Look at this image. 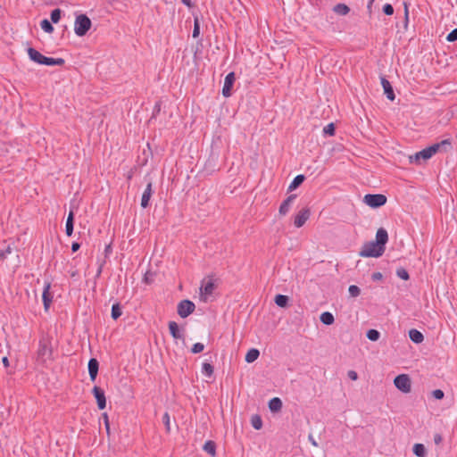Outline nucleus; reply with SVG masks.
<instances>
[{
    "instance_id": "1",
    "label": "nucleus",
    "mask_w": 457,
    "mask_h": 457,
    "mask_svg": "<svg viewBox=\"0 0 457 457\" xmlns=\"http://www.w3.org/2000/svg\"><path fill=\"white\" fill-rule=\"evenodd\" d=\"M387 241V231L383 228H378L376 233V240L365 243L360 252V255L362 257L374 258L382 256L385 253Z\"/></svg>"
},
{
    "instance_id": "2",
    "label": "nucleus",
    "mask_w": 457,
    "mask_h": 457,
    "mask_svg": "<svg viewBox=\"0 0 457 457\" xmlns=\"http://www.w3.org/2000/svg\"><path fill=\"white\" fill-rule=\"evenodd\" d=\"M91 26V20L86 14H79L76 17L74 23L75 34L79 37H83L87 33Z\"/></svg>"
},
{
    "instance_id": "3",
    "label": "nucleus",
    "mask_w": 457,
    "mask_h": 457,
    "mask_svg": "<svg viewBox=\"0 0 457 457\" xmlns=\"http://www.w3.org/2000/svg\"><path fill=\"white\" fill-rule=\"evenodd\" d=\"M52 356V348L50 346V342L42 338L38 342V349L37 352V358L38 361L46 362V360H49Z\"/></svg>"
},
{
    "instance_id": "4",
    "label": "nucleus",
    "mask_w": 457,
    "mask_h": 457,
    "mask_svg": "<svg viewBox=\"0 0 457 457\" xmlns=\"http://www.w3.org/2000/svg\"><path fill=\"white\" fill-rule=\"evenodd\" d=\"M386 201V196L382 194H367L363 198V202L371 208H379L385 205Z\"/></svg>"
},
{
    "instance_id": "5",
    "label": "nucleus",
    "mask_w": 457,
    "mask_h": 457,
    "mask_svg": "<svg viewBox=\"0 0 457 457\" xmlns=\"http://www.w3.org/2000/svg\"><path fill=\"white\" fill-rule=\"evenodd\" d=\"M428 154L430 157L435 155L436 153L442 152L446 153L452 149V141L450 138L444 139L438 143L433 144L426 147Z\"/></svg>"
},
{
    "instance_id": "6",
    "label": "nucleus",
    "mask_w": 457,
    "mask_h": 457,
    "mask_svg": "<svg viewBox=\"0 0 457 457\" xmlns=\"http://www.w3.org/2000/svg\"><path fill=\"white\" fill-rule=\"evenodd\" d=\"M195 310V304L188 300H181L177 306V312L180 318L185 319L192 314Z\"/></svg>"
},
{
    "instance_id": "7",
    "label": "nucleus",
    "mask_w": 457,
    "mask_h": 457,
    "mask_svg": "<svg viewBox=\"0 0 457 457\" xmlns=\"http://www.w3.org/2000/svg\"><path fill=\"white\" fill-rule=\"evenodd\" d=\"M395 387L403 393H410L411 389V381L407 374H400L394 379Z\"/></svg>"
},
{
    "instance_id": "8",
    "label": "nucleus",
    "mask_w": 457,
    "mask_h": 457,
    "mask_svg": "<svg viewBox=\"0 0 457 457\" xmlns=\"http://www.w3.org/2000/svg\"><path fill=\"white\" fill-rule=\"evenodd\" d=\"M236 80L235 72L231 71L227 74L224 79L222 87V96L224 97H229L232 95V88Z\"/></svg>"
},
{
    "instance_id": "9",
    "label": "nucleus",
    "mask_w": 457,
    "mask_h": 457,
    "mask_svg": "<svg viewBox=\"0 0 457 457\" xmlns=\"http://www.w3.org/2000/svg\"><path fill=\"white\" fill-rule=\"evenodd\" d=\"M92 394L93 395L95 396L96 400V403H97V407L99 410H104L105 409L106 407V397H105V394H104V391L97 386H95L92 389Z\"/></svg>"
},
{
    "instance_id": "10",
    "label": "nucleus",
    "mask_w": 457,
    "mask_h": 457,
    "mask_svg": "<svg viewBox=\"0 0 457 457\" xmlns=\"http://www.w3.org/2000/svg\"><path fill=\"white\" fill-rule=\"evenodd\" d=\"M50 288H51V283L48 281H46L44 284V289H43V294H42V300H43L45 312H48L50 305L52 303V301H53V295L50 293Z\"/></svg>"
},
{
    "instance_id": "11",
    "label": "nucleus",
    "mask_w": 457,
    "mask_h": 457,
    "mask_svg": "<svg viewBox=\"0 0 457 457\" xmlns=\"http://www.w3.org/2000/svg\"><path fill=\"white\" fill-rule=\"evenodd\" d=\"M311 212L308 208H303L295 216L294 220V225L296 228H301L304 225L307 220L310 218Z\"/></svg>"
},
{
    "instance_id": "12",
    "label": "nucleus",
    "mask_w": 457,
    "mask_h": 457,
    "mask_svg": "<svg viewBox=\"0 0 457 457\" xmlns=\"http://www.w3.org/2000/svg\"><path fill=\"white\" fill-rule=\"evenodd\" d=\"M87 370L90 380L96 381L99 370V361L96 358H91L87 363Z\"/></svg>"
},
{
    "instance_id": "13",
    "label": "nucleus",
    "mask_w": 457,
    "mask_h": 457,
    "mask_svg": "<svg viewBox=\"0 0 457 457\" xmlns=\"http://www.w3.org/2000/svg\"><path fill=\"white\" fill-rule=\"evenodd\" d=\"M153 191V184L152 182H148L145 191L142 194L140 205L143 209H145L149 206V202L152 197Z\"/></svg>"
},
{
    "instance_id": "14",
    "label": "nucleus",
    "mask_w": 457,
    "mask_h": 457,
    "mask_svg": "<svg viewBox=\"0 0 457 457\" xmlns=\"http://www.w3.org/2000/svg\"><path fill=\"white\" fill-rule=\"evenodd\" d=\"M215 288L214 282L210 279L204 285H202L200 287L201 298L204 302L207 301V296L212 295L213 290Z\"/></svg>"
},
{
    "instance_id": "15",
    "label": "nucleus",
    "mask_w": 457,
    "mask_h": 457,
    "mask_svg": "<svg viewBox=\"0 0 457 457\" xmlns=\"http://www.w3.org/2000/svg\"><path fill=\"white\" fill-rule=\"evenodd\" d=\"M380 82L384 90V94L386 95L387 99L390 101H394L395 99V95L391 83L385 77L380 78Z\"/></svg>"
},
{
    "instance_id": "16",
    "label": "nucleus",
    "mask_w": 457,
    "mask_h": 457,
    "mask_svg": "<svg viewBox=\"0 0 457 457\" xmlns=\"http://www.w3.org/2000/svg\"><path fill=\"white\" fill-rule=\"evenodd\" d=\"M295 198L296 195H290L282 202L278 210L280 215H286L289 212L291 204L294 203Z\"/></svg>"
},
{
    "instance_id": "17",
    "label": "nucleus",
    "mask_w": 457,
    "mask_h": 457,
    "mask_svg": "<svg viewBox=\"0 0 457 457\" xmlns=\"http://www.w3.org/2000/svg\"><path fill=\"white\" fill-rule=\"evenodd\" d=\"M168 327L170 333L174 339H185L184 334L180 331L179 327L176 321H170Z\"/></svg>"
},
{
    "instance_id": "18",
    "label": "nucleus",
    "mask_w": 457,
    "mask_h": 457,
    "mask_svg": "<svg viewBox=\"0 0 457 457\" xmlns=\"http://www.w3.org/2000/svg\"><path fill=\"white\" fill-rule=\"evenodd\" d=\"M410 162L412 163V162H415L417 164H420V160H423V161H428L429 160L431 157L429 156V154H428V151L426 148L422 149L421 151L420 152H417L416 154H414L413 155H411L410 157Z\"/></svg>"
},
{
    "instance_id": "19",
    "label": "nucleus",
    "mask_w": 457,
    "mask_h": 457,
    "mask_svg": "<svg viewBox=\"0 0 457 457\" xmlns=\"http://www.w3.org/2000/svg\"><path fill=\"white\" fill-rule=\"evenodd\" d=\"M27 53H28V55H29V59L32 62H34L36 63H38V64H42V62H43V59H44L45 55L40 54L37 50H36L33 47H29L27 49Z\"/></svg>"
},
{
    "instance_id": "20",
    "label": "nucleus",
    "mask_w": 457,
    "mask_h": 457,
    "mask_svg": "<svg viewBox=\"0 0 457 457\" xmlns=\"http://www.w3.org/2000/svg\"><path fill=\"white\" fill-rule=\"evenodd\" d=\"M74 228V212L72 210L70 211L66 224H65V233L68 237H71L73 233Z\"/></svg>"
},
{
    "instance_id": "21",
    "label": "nucleus",
    "mask_w": 457,
    "mask_h": 457,
    "mask_svg": "<svg viewBox=\"0 0 457 457\" xmlns=\"http://www.w3.org/2000/svg\"><path fill=\"white\" fill-rule=\"evenodd\" d=\"M65 63V60L62 58H53L45 56L41 65L46 66H62Z\"/></svg>"
},
{
    "instance_id": "22",
    "label": "nucleus",
    "mask_w": 457,
    "mask_h": 457,
    "mask_svg": "<svg viewBox=\"0 0 457 457\" xmlns=\"http://www.w3.org/2000/svg\"><path fill=\"white\" fill-rule=\"evenodd\" d=\"M409 337L415 344H420L424 340L423 334L416 328H411L409 330Z\"/></svg>"
},
{
    "instance_id": "23",
    "label": "nucleus",
    "mask_w": 457,
    "mask_h": 457,
    "mask_svg": "<svg viewBox=\"0 0 457 457\" xmlns=\"http://www.w3.org/2000/svg\"><path fill=\"white\" fill-rule=\"evenodd\" d=\"M282 401L278 397H273L269 401L268 406L271 412L279 411L282 408Z\"/></svg>"
},
{
    "instance_id": "24",
    "label": "nucleus",
    "mask_w": 457,
    "mask_h": 457,
    "mask_svg": "<svg viewBox=\"0 0 457 457\" xmlns=\"http://www.w3.org/2000/svg\"><path fill=\"white\" fill-rule=\"evenodd\" d=\"M260 356V351L256 348H251L245 354V361L247 363H252Z\"/></svg>"
},
{
    "instance_id": "25",
    "label": "nucleus",
    "mask_w": 457,
    "mask_h": 457,
    "mask_svg": "<svg viewBox=\"0 0 457 457\" xmlns=\"http://www.w3.org/2000/svg\"><path fill=\"white\" fill-rule=\"evenodd\" d=\"M304 180H305V176L304 175H303V174L297 175L296 177H295V179L290 183L287 190L288 191L295 190L298 187H300L303 184V182Z\"/></svg>"
},
{
    "instance_id": "26",
    "label": "nucleus",
    "mask_w": 457,
    "mask_h": 457,
    "mask_svg": "<svg viewBox=\"0 0 457 457\" xmlns=\"http://www.w3.org/2000/svg\"><path fill=\"white\" fill-rule=\"evenodd\" d=\"M203 449L212 457L216 455V444L214 441L208 440L204 443Z\"/></svg>"
},
{
    "instance_id": "27",
    "label": "nucleus",
    "mask_w": 457,
    "mask_h": 457,
    "mask_svg": "<svg viewBox=\"0 0 457 457\" xmlns=\"http://www.w3.org/2000/svg\"><path fill=\"white\" fill-rule=\"evenodd\" d=\"M275 303L281 308H286L288 305L289 298L287 295H277L274 298Z\"/></svg>"
},
{
    "instance_id": "28",
    "label": "nucleus",
    "mask_w": 457,
    "mask_h": 457,
    "mask_svg": "<svg viewBox=\"0 0 457 457\" xmlns=\"http://www.w3.org/2000/svg\"><path fill=\"white\" fill-rule=\"evenodd\" d=\"M320 320L324 325H332L335 321V319L331 312H324L320 314Z\"/></svg>"
},
{
    "instance_id": "29",
    "label": "nucleus",
    "mask_w": 457,
    "mask_h": 457,
    "mask_svg": "<svg viewBox=\"0 0 457 457\" xmlns=\"http://www.w3.org/2000/svg\"><path fill=\"white\" fill-rule=\"evenodd\" d=\"M333 11L338 15H346L350 12V8L345 4H337L333 7Z\"/></svg>"
},
{
    "instance_id": "30",
    "label": "nucleus",
    "mask_w": 457,
    "mask_h": 457,
    "mask_svg": "<svg viewBox=\"0 0 457 457\" xmlns=\"http://www.w3.org/2000/svg\"><path fill=\"white\" fill-rule=\"evenodd\" d=\"M413 453L418 457H425L427 454V450L424 445L417 443L413 445L412 448Z\"/></svg>"
},
{
    "instance_id": "31",
    "label": "nucleus",
    "mask_w": 457,
    "mask_h": 457,
    "mask_svg": "<svg viewBox=\"0 0 457 457\" xmlns=\"http://www.w3.org/2000/svg\"><path fill=\"white\" fill-rule=\"evenodd\" d=\"M122 314L121 306L119 303H113L112 306L111 317L117 320Z\"/></svg>"
},
{
    "instance_id": "32",
    "label": "nucleus",
    "mask_w": 457,
    "mask_h": 457,
    "mask_svg": "<svg viewBox=\"0 0 457 457\" xmlns=\"http://www.w3.org/2000/svg\"><path fill=\"white\" fill-rule=\"evenodd\" d=\"M251 424L253 428L259 430L262 428V420L260 415L254 414L251 417Z\"/></svg>"
},
{
    "instance_id": "33",
    "label": "nucleus",
    "mask_w": 457,
    "mask_h": 457,
    "mask_svg": "<svg viewBox=\"0 0 457 457\" xmlns=\"http://www.w3.org/2000/svg\"><path fill=\"white\" fill-rule=\"evenodd\" d=\"M366 337L369 340L372 341V342H376L379 339L380 337V332L377 329H374V328H370L367 331L366 333Z\"/></svg>"
},
{
    "instance_id": "34",
    "label": "nucleus",
    "mask_w": 457,
    "mask_h": 457,
    "mask_svg": "<svg viewBox=\"0 0 457 457\" xmlns=\"http://www.w3.org/2000/svg\"><path fill=\"white\" fill-rule=\"evenodd\" d=\"M41 29L46 33H52L54 31V26L52 25V21L47 19H44L40 21Z\"/></svg>"
},
{
    "instance_id": "35",
    "label": "nucleus",
    "mask_w": 457,
    "mask_h": 457,
    "mask_svg": "<svg viewBox=\"0 0 457 457\" xmlns=\"http://www.w3.org/2000/svg\"><path fill=\"white\" fill-rule=\"evenodd\" d=\"M202 372L206 377L211 378L213 375L214 368L212 364L204 362L202 366Z\"/></svg>"
},
{
    "instance_id": "36",
    "label": "nucleus",
    "mask_w": 457,
    "mask_h": 457,
    "mask_svg": "<svg viewBox=\"0 0 457 457\" xmlns=\"http://www.w3.org/2000/svg\"><path fill=\"white\" fill-rule=\"evenodd\" d=\"M61 14H62V10L61 9H59V8L54 9L51 12V14H50L51 21L53 23L59 22V21L61 19Z\"/></svg>"
},
{
    "instance_id": "37",
    "label": "nucleus",
    "mask_w": 457,
    "mask_h": 457,
    "mask_svg": "<svg viewBox=\"0 0 457 457\" xmlns=\"http://www.w3.org/2000/svg\"><path fill=\"white\" fill-rule=\"evenodd\" d=\"M335 133H336V127H335V124L333 122L328 124L323 129V134L325 136L332 137V136L335 135Z\"/></svg>"
},
{
    "instance_id": "38",
    "label": "nucleus",
    "mask_w": 457,
    "mask_h": 457,
    "mask_svg": "<svg viewBox=\"0 0 457 457\" xmlns=\"http://www.w3.org/2000/svg\"><path fill=\"white\" fill-rule=\"evenodd\" d=\"M396 276L403 280H408L410 278L408 271L403 267L396 270Z\"/></svg>"
},
{
    "instance_id": "39",
    "label": "nucleus",
    "mask_w": 457,
    "mask_h": 457,
    "mask_svg": "<svg viewBox=\"0 0 457 457\" xmlns=\"http://www.w3.org/2000/svg\"><path fill=\"white\" fill-rule=\"evenodd\" d=\"M199 35H200V22H199L198 18H195L192 36L194 38H196L199 37Z\"/></svg>"
},
{
    "instance_id": "40",
    "label": "nucleus",
    "mask_w": 457,
    "mask_h": 457,
    "mask_svg": "<svg viewBox=\"0 0 457 457\" xmlns=\"http://www.w3.org/2000/svg\"><path fill=\"white\" fill-rule=\"evenodd\" d=\"M162 422L165 426V429L168 433H170V414L169 412H165L163 415H162Z\"/></svg>"
},
{
    "instance_id": "41",
    "label": "nucleus",
    "mask_w": 457,
    "mask_h": 457,
    "mask_svg": "<svg viewBox=\"0 0 457 457\" xmlns=\"http://www.w3.org/2000/svg\"><path fill=\"white\" fill-rule=\"evenodd\" d=\"M348 291H349L350 295L353 297H357L361 294L360 287L355 285H351L348 288Z\"/></svg>"
},
{
    "instance_id": "42",
    "label": "nucleus",
    "mask_w": 457,
    "mask_h": 457,
    "mask_svg": "<svg viewBox=\"0 0 457 457\" xmlns=\"http://www.w3.org/2000/svg\"><path fill=\"white\" fill-rule=\"evenodd\" d=\"M204 349V344L202 343H195L193 345V346L191 347V353H202Z\"/></svg>"
},
{
    "instance_id": "43",
    "label": "nucleus",
    "mask_w": 457,
    "mask_h": 457,
    "mask_svg": "<svg viewBox=\"0 0 457 457\" xmlns=\"http://www.w3.org/2000/svg\"><path fill=\"white\" fill-rule=\"evenodd\" d=\"M382 10H383V12L387 16L394 14V7L390 4H384Z\"/></svg>"
},
{
    "instance_id": "44",
    "label": "nucleus",
    "mask_w": 457,
    "mask_h": 457,
    "mask_svg": "<svg viewBox=\"0 0 457 457\" xmlns=\"http://www.w3.org/2000/svg\"><path fill=\"white\" fill-rule=\"evenodd\" d=\"M403 7H404V28L407 29V26H408V22H409V4L404 2L403 3Z\"/></svg>"
},
{
    "instance_id": "45",
    "label": "nucleus",
    "mask_w": 457,
    "mask_h": 457,
    "mask_svg": "<svg viewBox=\"0 0 457 457\" xmlns=\"http://www.w3.org/2000/svg\"><path fill=\"white\" fill-rule=\"evenodd\" d=\"M446 40L448 42H454L457 40V28L453 29L447 36Z\"/></svg>"
},
{
    "instance_id": "46",
    "label": "nucleus",
    "mask_w": 457,
    "mask_h": 457,
    "mask_svg": "<svg viewBox=\"0 0 457 457\" xmlns=\"http://www.w3.org/2000/svg\"><path fill=\"white\" fill-rule=\"evenodd\" d=\"M432 395L436 400H442L445 396V393L441 389H436L432 391Z\"/></svg>"
},
{
    "instance_id": "47",
    "label": "nucleus",
    "mask_w": 457,
    "mask_h": 457,
    "mask_svg": "<svg viewBox=\"0 0 457 457\" xmlns=\"http://www.w3.org/2000/svg\"><path fill=\"white\" fill-rule=\"evenodd\" d=\"M98 268H97V270H96V278H99L102 274V271H103V268L104 266V263H105V261L103 260V261H99L98 260Z\"/></svg>"
},
{
    "instance_id": "48",
    "label": "nucleus",
    "mask_w": 457,
    "mask_h": 457,
    "mask_svg": "<svg viewBox=\"0 0 457 457\" xmlns=\"http://www.w3.org/2000/svg\"><path fill=\"white\" fill-rule=\"evenodd\" d=\"M103 419L104 421V426L106 428L107 435L109 436L110 435V423H109V419H108L107 413H103Z\"/></svg>"
},
{
    "instance_id": "49",
    "label": "nucleus",
    "mask_w": 457,
    "mask_h": 457,
    "mask_svg": "<svg viewBox=\"0 0 457 457\" xmlns=\"http://www.w3.org/2000/svg\"><path fill=\"white\" fill-rule=\"evenodd\" d=\"M161 106H162V103L160 101L154 104L152 117H155L156 115H158L160 113Z\"/></svg>"
},
{
    "instance_id": "50",
    "label": "nucleus",
    "mask_w": 457,
    "mask_h": 457,
    "mask_svg": "<svg viewBox=\"0 0 457 457\" xmlns=\"http://www.w3.org/2000/svg\"><path fill=\"white\" fill-rule=\"evenodd\" d=\"M11 253H12L11 246H7V248L5 250H0V260L4 259L6 257V254Z\"/></svg>"
},
{
    "instance_id": "51",
    "label": "nucleus",
    "mask_w": 457,
    "mask_h": 457,
    "mask_svg": "<svg viewBox=\"0 0 457 457\" xmlns=\"http://www.w3.org/2000/svg\"><path fill=\"white\" fill-rule=\"evenodd\" d=\"M383 278V275L381 272L378 271V272H374L372 275H371V279L373 281H378V280H381Z\"/></svg>"
},
{
    "instance_id": "52",
    "label": "nucleus",
    "mask_w": 457,
    "mask_h": 457,
    "mask_svg": "<svg viewBox=\"0 0 457 457\" xmlns=\"http://www.w3.org/2000/svg\"><path fill=\"white\" fill-rule=\"evenodd\" d=\"M347 376L352 380H357V378H358V374L354 370H349L347 373Z\"/></svg>"
},
{
    "instance_id": "53",
    "label": "nucleus",
    "mask_w": 457,
    "mask_h": 457,
    "mask_svg": "<svg viewBox=\"0 0 457 457\" xmlns=\"http://www.w3.org/2000/svg\"><path fill=\"white\" fill-rule=\"evenodd\" d=\"M79 248H80V244H79V243H78V242H73V243L71 244V251H72L73 253L77 252Z\"/></svg>"
},
{
    "instance_id": "54",
    "label": "nucleus",
    "mask_w": 457,
    "mask_h": 457,
    "mask_svg": "<svg viewBox=\"0 0 457 457\" xmlns=\"http://www.w3.org/2000/svg\"><path fill=\"white\" fill-rule=\"evenodd\" d=\"M443 438H442V436L440 434H436L434 436V442L436 445H439L441 442H442Z\"/></svg>"
},
{
    "instance_id": "55",
    "label": "nucleus",
    "mask_w": 457,
    "mask_h": 457,
    "mask_svg": "<svg viewBox=\"0 0 457 457\" xmlns=\"http://www.w3.org/2000/svg\"><path fill=\"white\" fill-rule=\"evenodd\" d=\"M112 253V246L111 245H107L104 249V255L105 257H108V255Z\"/></svg>"
},
{
    "instance_id": "56",
    "label": "nucleus",
    "mask_w": 457,
    "mask_h": 457,
    "mask_svg": "<svg viewBox=\"0 0 457 457\" xmlns=\"http://www.w3.org/2000/svg\"><path fill=\"white\" fill-rule=\"evenodd\" d=\"M374 1L375 0H370L367 4V9H368V12L370 14H371V12H372V4H373Z\"/></svg>"
},
{
    "instance_id": "57",
    "label": "nucleus",
    "mask_w": 457,
    "mask_h": 457,
    "mask_svg": "<svg viewBox=\"0 0 457 457\" xmlns=\"http://www.w3.org/2000/svg\"><path fill=\"white\" fill-rule=\"evenodd\" d=\"M2 362H3L4 366L5 368H7V367L9 366V360H8V357L4 356V357L2 358Z\"/></svg>"
},
{
    "instance_id": "58",
    "label": "nucleus",
    "mask_w": 457,
    "mask_h": 457,
    "mask_svg": "<svg viewBox=\"0 0 457 457\" xmlns=\"http://www.w3.org/2000/svg\"><path fill=\"white\" fill-rule=\"evenodd\" d=\"M181 2L187 7H192L193 6V3L191 0H181Z\"/></svg>"
},
{
    "instance_id": "59",
    "label": "nucleus",
    "mask_w": 457,
    "mask_h": 457,
    "mask_svg": "<svg viewBox=\"0 0 457 457\" xmlns=\"http://www.w3.org/2000/svg\"><path fill=\"white\" fill-rule=\"evenodd\" d=\"M312 443L313 445H317L316 442L314 440H312Z\"/></svg>"
}]
</instances>
